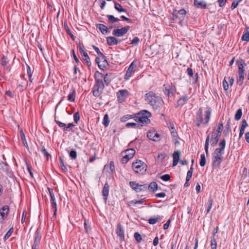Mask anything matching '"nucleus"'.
I'll return each mask as SVG.
<instances>
[{"instance_id":"42","label":"nucleus","mask_w":249,"mask_h":249,"mask_svg":"<svg viewBox=\"0 0 249 249\" xmlns=\"http://www.w3.org/2000/svg\"><path fill=\"white\" fill-rule=\"evenodd\" d=\"M75 97V92L73 90L72 92L69 94L68 96V100L71 102H74Z\"/></svg>"},{"instance_id":"24","label":"nucleus","mask_w":249,"mask_h":249,"mask_svg":"<svg viewBox=\"0 0 249 249\" xmlns=\"http://www.w3.org/2000/svg\"><path fill=\"white\" fill-rule=\"evenodd\" d=\"M80 54L82 56L83 60L85 62L86 65L88 67H90L91 66V63L90 62V58H89L88 53H87V52L85 51Z\"/></svg>"},{"instance_id":"28","label":"nucleus","mask_w":249,"mask_h":249,"mask_svg":"<svg viewBox=\"0 0 249 249\" xmlns=\"http://www.w3.org/2000/svg\"><path fill=\"white\" fill-rule=\"evenodd\" d=\"M149 190L151 192H155L158 189V184L156 182H152L148 186Z\"/></svg>"},{"instance_id":"54","label":"nucleus","mask_w":249,"mask_h":249,"mask_svg":"<svg viewBox=\"0 0 249 249\" xmlns=\"http://www.w3.org/2000/svg\"><path fill=\"white\" fill-rule=\"evenodd\" d=\"M160 178L165 181H167L170 179V176L169 174H165L160 177Z\"/></svg>"},{"instance_id":"40","label":"nucleus","mask_w":249,"mask_h":249,"mask_svg":"<svg viewBox=\"0 0 249 249\" xmlns=\"http://www.w3.org/2000/svg\"><path fill=\"white\" fill-rule=\"evenodd\" d=\"M206 162V160L205 158V155L204 154H201L200 156V165L201 167H203L205 165Z\"/></svg>"},{"instance_id":"47","label":"nucleus","mask_w":249,"mask_h":249,"mask_svg":"<svg viewBox=\"0 0 249 249\" xmlns=\"http://www.w3.org/2000/svg\"><path fill=\"white\" fill-rule=\"evenodd\" d=\"M65 27V29L67 32V33L69 35L71 36V37L72 39H74V36L73 35V34L71 33L70 29L69 28L68 25H65L64 26Z\"/></svg>"},{"instance_id":"23","label":"nucleus","mask_w":249,"mask_h":249,"mask_svg":"<svg viewBox=\"0 0 249 249\" xmlns=\"http://www.w3.org/2000/svg\"><path fill=\"white\" fill-rule=\"evenodd\" d=\"M96 26L103 34L105 35L108 33V28L106 25L102 24H97Z\"/></svg>"},{"instance_id":"56","label":"nucleus","mask_w":249,"mask_h":249,"mask_svg":"<svg viewBox=\"0 0 249 249\" xmlns=\"http://www.w3.org/2000/svg\"><path fill=\"white\" fill-rule=\"evenodd\" d=\"M139 38L138 37H135L131 40L130 44L133 45H137L139 43Z\"/></svg>"},{"instance_id":"22","label":"nucleus","mask_w":249,"mask_h":249,"mask_svg":"<svg viewBox=\"0 0 249 249\" xmlns=\"http://www.w3.org/2000/svg\"><path fill=\"white\" fill-rule=\"evenodd\" d=\"M105 169L106 170V171L110 174L113 173V172L115 170V166L114 162L111 161L109 162L108 164L105 165Z\"/></svg>"},{"instance_id":"5","label":"nucleus","mask_w":249,"mask_h":249,"mask_svg":"<svg viewBox=\"0 0 249 249\" xmlns=\"http://www.w3.org/2000/svg\"><path fill=\"white\" fill-rule=\"evenodd\" d=\"M151 113L146 110H142L135 116V121L140 122L142 124H148L150 122L149 118L151 117Z\"/></svg>"},{"instance_id":"25","label":"nucleus","mask_w":249,"mask_h":249,"mask_svg":"<svg viewBox=\"0 0 249 249\" xmlns=\"http://www.w3.org/2000/svg\"><path fill=\"white\" fill-rule=\"evenodd\" d=\"M194 4L197 8L204 9L206 8V3L204 1H199L198 0H194Z\"/></svg>"},{"instance_id":"64","label":"nucleus","mask_w":249,"mask_h":249,"mask_svg":"<svg viewBox=\"0 0 249 249\" xmlns=\"http://www.w3.org/2000/svg\"><path fill=\"white\" fill-rule=\"evenodd\" d=\"M55 122L59 125L60 127H65L66 124L65 123H62L59 121H58L56 119L54 120Z\"/></svg>"},{"instance_id":"30","label":"nucleus","mask_w":249,"mask_h":249,"mask_svg":"<svg viewBox=\"0 0 249 249\" xmlns=\"http://www.w3.org/2000/svg\"><path fill=\"white\" fill-rule=\"evenodd\" d=\"M114 2V8L119 12H125L126 10L122 7L121 4L116 2Z\"/></svg>"},{"instance_id":"49","label":"nucleus","mask_w":249,"mask_h":249,"mask_svg":"<svg viewBox=\"0 0 249 249\" xmlns=\"http://www.w3.org/2000/svg\"><path fill=\"white\" fill-rule=\"evenodd\" d=\"M109 74H106L104 77V81L107 86H108L110 82V79L109 78Z\"/></svg>"},{"instance_id":"43","label":"nucleus","mask_w":249,"mask_h":249,"mask_svg":"<svg viewBox=\"0 0 249 249\" xmlns=\"http://www.w3.org/2000/svg\"><path fill=\"white\" fill-rule=\"evenodd\" d=\"M0 64L3 67H6L7 64H8V61L7 60V58L4 56H3L1 57Z\"/></svg>"},{"instance_id":"17","label":"nucleus","mask_w":249,"mask_h":249,"mask_svg":"<svg viewBox=\"0 0 249 249\" xmlns=\"http://www.w3.org/2000/svg\"><path fill=\"white\" fill-rule=\"evenodd\" d=\"M109 185L107 182H106L102 190V195L105 204L107 203V197L109 194Z\"/></svg>"},{"instance_id":"33","label":"nucleus","mask_w":249,"mask_h":249,"mask_svg":"<svg viewBox=\"0 0 249 249\" xmlns=\"http://www.w3.org/2000/svg\"><path fill=\"white\" fill-rule=\"evenodd\" d=\"M209 141H210V135H208L207 136L205 144V151L206 154L207 156L209 155L208 148H209Z\"/></svg>"},{"instance_id":"7","label":"nucleus","mask_w":249,"mask_h":249,"mask_svg":"<svg viewBox=\"0 0 249 249\" xmlns=\"http://www.w3.org/2000/svg\"><path fill=\"white\" fill-rule=\"evenodd\" d=\"M163 86L164 87V93L168 97L173 95L176 92V87L172 83L165 84Z\"/></svg>"},{"instance_id":"19","label":"nucleus","mask_w":249,"mask_h":249,"mask_svg":"<svg viewBox=\"0 0 249 249\" xmlns=\"http://www.w3.org/2000/svg\"><path fill=\"white\" fill-rule=\"evenodd\" d=\"M238 66V73L244 74V67L246 66L245 61L243 59H240L236 61Z\"/></svg>"},{"instance_id":"11","label":"nucleus","mask_w":249,"mask_h":249,"mask_svg":"<svg viewBox=\"0 0 249 249\" xmlns=\"http://www.w3.org/2000/svg\"><path fill=\"white\" fill-rule=\"evenodd\" d=\"M129 29V26H126L120 29H114L112 32V35L115 36H122L127 33Z\"/></svg>"},{"instance_id":"34","label":"nucleus","mask_w":249,"mask_h":249,"mask_svg":"<svg viewBox=\"0 0 249 249\" xmlns=\"http://www.w3.org/2000/svg\"><path fill=\"white\" fill-rule=\"evenodd\" d=\"M213 202V198L211 197H210L209 198L208 203L207 204V213H209L210 212L212 207Z\"/></svg>"},{"instance_id":"13","label":"nucleus","mask_w":249,"mask_h":249,"mask_svg":"<svg viewBox=\"0 0 249 249\" xmlns=\"http://www.w3.org/2000/svg\"><path fill=\"white\" fill-rule=\"evenodd\" d=\"M186 14V11L182 8L178 11L175 10L173 14V18H178L181 21L183 20Z\"/></svg>"},{"instance_id":"44","label":"nucleus","mask_w":249,"mask_h":249,"mask_svg":"<svg viewBox=\"0 0 249 249\" xmlns=\"http://www.w3.org/2000/svg\"><path fill=\"white\" fill-rule=\"evenodd\" d=\"M242 39L243 41H249V31H247L243 34L242 37Z\"/></svg>"},{"instance_id":"41","label":"nucleus","mask_w":249,"mask_h":249,"mask_svg":"<svg viewBox=\"0 0 249 249\" xmlns=\"http://www.w3.org/2000/svg\"><path fill=\"white\" fill-rule=\"evenodd\" d=\"M75 126L74 124L72 123H69L67 126H65V127L63 128L64 131H73L72 128Z\"/></svg>"},{"instance_id":"55","label":"nucleus","mask_w":249,"mask_h":249,"mask_svg":"<svg viewBox=\"0 0 249 249\" xmlns=\"http://www.w3.org/2000/svg\"><path fill=\"white\" fill-rule=\"evenodd\" d=\"M27 74L28 75V77L29 78V80L30 82H32V71L30 67L29 66H27Z\"/></svg>"},{"instance_id":"63","label":"nucleus","mask_w":249,"mask_h":249,"mask_svg":"<svg viewBox=\"0 0 249 249\" xmlns=\"http://www.w3.org/2000/svg\"><path fill=\"white\" fill-rule=\"evenodd\" d=\"M187 73L190 77H192L194 74L193 69L191 68H188L187 69Z\"/></svg>"},{"instance_id":"6","label":"nucleus","mask_w":249,"mask_h":249,"mask_svg":"<svg viewBox=\"0 0 249 249\" xmlns=\"http://www.w3.org/2000/svg\"><path fill=\"white\" fill-rule=\"evenodd\" d=\"M132 167L134 171L137 174H144L146 171L147 165L142 161L137 160L133 162Z\"/></svg>"},{"instance_id":"12","label":"nucleus","mask_w":249,"mask_h":249,"mask_svg":"<svg viewBox=\"0 0 249 249\" xmlns=\"http://www.w3.org/2000/svg\"><path fill=\"white\" fill-rule=\"evenodd\" d=\"M147 137L154 142H159L160 140V135L155 130H150L147 134Z\"/></svg>"},{"instance_id":"51","label":"nucleus","mask_w":249,"mask_h":249,"mask_svg":"<svg viewBox=\"0 0 249 249\" xmlns=\"http://www.w3.org/2000/svg\"><path fill=\"white\" fill-rule=\"evenodd\" d=\"M92 47L99 55H100L101 57H104L103 53L100 52L99 49L98 47L94 45H93Z\"/></svg>"},{"instance_id":"35","label":"nucleus","mask_w":249,"mask_h":249,"mask_svg":"<svg viewBox=\"0 0 249 249\" xmlns=\"http://www.w3.org/2000/svg\"><path fill=\"white\" fill-rule=\"evenodd\" d=\"M242 115V110L241 108H239L236 112L234 119L235 120L238 121L241 119Z\"/></svg>"},{"instance_id":"32","label":"nucleus","mask_w":249,"mask_h":249,"mask_svg":"<svg viewBox=\"0 0 249 249\" xmlns=\"http://www.w3.org/2000/svg\"><path fill=\"white\" fill-rule=\"evenodd\" d=\"M107 17L108 19L109 22L110 23H113L118 22L120 20V19L118 18H115L112 15H107Z\"/></svg>"},{"instance_id":"16","label":"nucleus","mask_w":249,"mask_h":249,"mask_svg":"<svg viewBox=\"0 0 249 249\" xmlns=\"http://www.w3.org/2000/svg\"><path fill=\"white\" fill-rule=\"evenodd\" d=\"M135 67H136V65L135 64L134 61H133L130 64L127 70L126 71V73L124 77L125 80H128L132 76L133 73L134 72V69Z\"/></svg>"},{"instance_id":"1","label":"nucleus","mask_w":249,"mask_h":249,"mask_svg":"<svg viewBox=\"0 0 249 249\" xmlns=\"http://www.w3.org/2000/svg\"><path fill=\"white\" fill-rule=\"evenodd\" d=\"M204 113L205 117H203V110L201 108H199L196 112L194 122L197 127H199L201 124L206 125L209 123L211 115V108H207Z\"/></svg>"},{"instance_id":"48","label":"nucleus","mask_w":249,"mask_h":249,"mask_svg":"<svg viewBox=\"0 0 249 249\" xmlns=\"http://www.w3.org/2000/svg\"><path fill=\"white\" fill-rule=\"evenodd\" d=\"M70 157L72 159H75L77 158V152L75 150H72L70 152Z\"/></svg>"},{"instance_id":"53","label":"nucleus","mask_w":249,"mask_h":249,"mask_svg":"<svg viewBox=\"0 0 249 249\" xmlns=\"http://www.w3.org/2000/svg\"><path fill=\"white\" fill-rule=\"evenodd\" d=\"M144 201V198L141 199L140 200H132L131 201V203L132 204H142L143 203V202Z\"/></svg>"},{"instance_id":"46","label":"nucleus","mask_w":249,"mask_h":249,"mask_svg":"<svg viewBox=\"0 0 249 249\" xmlns=\"http://www.w3.org/2000/svg\"><path fill=\"white\" fill-rule=\"evenodd\" d=\"M211 249H216L217 243L214 237H213L211 240Z\"/></svg>"},{"instance_id":"59","label":"nucleus","mask_w":249,"mask_h":249,"mask_svg":"<svg viewBox=\"0 0 249 249\" xmlns=\"http://www.w3.org/2000/svg\"><path fill=\"white\" fill-rule=\"evenodd\" d=\"M223 86L225 90H227L229 89V84L225 78H224L223 81Z\"/></svg>"},{"instance_id":"26","label":"nucleus","mask_w":249,"mask_h":249,"mask_svg":"<svg viewBox=\"0 0 249 249\" xmlns=\"http://www.w3.org/2000/svg\"><path fill=\"white\" fill-rule=\"evenodd\" d=\"M116 233L121 238H124V231L120 224H118L116 229Z\"/></svg>"},{"instance_id":"29","label":"nucleus","mask_w":249,"mask_h":249,"mask_svg":"<svg viewBox=\"0 0 249 249\" xmlns=\"http://www.w3.org/2000/svg\"><path fill=\"white\" fill-rule=\"evenodd\" d=\"M189 98L188 96L185 95L183 96L182 98H180L178 101V106H182L184 105L188 101Z\"/></svg>"},{"instance_id":"20","label":"nucleus","mask_w":249,"mask_h":249,"mask_svg":"<svg viewBox=\"0 0 249 249\" xmlns=\"http://www.w3.org/2000/svg\"><path fill=\"white\" fill-rule=\"evenodd\" d=\"M107 43L109 45L113 46L118 44L121 40L117 39L114 36H108L107 38Z\"/></svg>"},{"instance_id":"50","label":"nucleus","mask_w":249,"mask_h":249,"mask_svg":"<svg viewBox=\"0 0 249 249\" xmlns=\"http://www.w3.org/2000/svg\"><path fill=\"white\" fill-rule=\"evenodd\" d=\"M134 237L135 240L138 242H140L142 240V236L139 232H135L134 233Z\"/></svg>"},{"instance_id":"52","label":"nucleus","mask_w":249,"mask_h":249,"mask_svg":"<svg viewBox=\"0 0 249 249\" xmlns=\"http://www.w3.org/2000/svg\"><path fill=\"white\" fill-rule=\"evenodd\" d=\"M132 118V116L131 115H126L121 118V121L122 122H124L126 121L127 120L131 119Z\"/></svg>"},{"instance_id":"14","label":"nucleus","mask_w":249,"mask_h":249,"mask_svg":"<svg viewBox=\"0 0 249 249\" xmlns=\"http://www.w3.org/2000/svg\"><path fill=\"white\" fill-rule=\"evenodd\" d=\"M128 95V91L126 89L120 90L117 93V97L119 103H123Z\"/></svg>"},{"instance_id":"15","label":"nucleus","mask_w":249,"mask_h":249,"mask_svg":"<svg viewBox=\"0 0 249 249\" xmlns=\"http://www.w3.org/2000/svg\"><path fill=\"white\" fill-rule=\"evenodd\" d=\"M9 208L7 205L4 206L0 209V223H2L7 217L9 213Z\"/></svg>"},{"instance_id":"45","label":"nucleus","mask_w":249,"mask_h":249,"mask_svg":"<svg viewBox=\"0 0 249 249\" xmlns=\"http://www.w3.org/2000/svg\"><path fill=\"white\" fill-rule=\"evenodd\" d=\"M13 231H14V229H13V227L11 228L9 230V231L6 232V233L5 234V235L4 237V239L5 240H6L8 238H9L10 237V236L11 235L12 233H13Z\"/></svg>"},{"instance_id":"8","label":"nucleus","mask_w":249,"mask_h":249,"mask_svg":"<svg viewBox=\"0 0 249 249\" xmlns=\"http://www.w3.org/2000/svg\"><path fill=\"white\" fill-rule=\"evenodd\" d=\"M129 185L132 189L136 192L144 191L147 188L146 184H140L136 181H130Z\"/></svg>"},{"instance_id":"9","label":"nucleus","mask_w":249,"mask_h":249,"mask_svg":"<svg viewBox=\"0 0 249 249\" xmlns=\"http://www.w3.org/2000/svg\"><path fill=\"white\" fill-rule=\"evenodd\" d=\"M48 191L49 192L50 196L51 197V204L52 208L53 209V217L56 216V212H57V204L56 202L55 197L54 196V194L53 192V190L50 188H48Z\"/></svg>"},{"instance_id":"36","label":"nucleus","mask_w":249,"mask_h":249,"mask_svg":"<svg viewBox=\"0 0 249 249\" xmlns=\"http://www.w3.org/2000/svg\"><path fill=\"white\" fill-rule=\"evenodd\" d=\"M244 79V74L238 73V77L237 80V84L241 85Z\"/></svg>"},{"instance_id":"31","label":"nucleus","mask_w":249,"mask_h":249,"mask_svg":"<svg viewBox=\"0 0 249 249\" xmlns=\"http://www.w3.org/2000/svg\"><path fill=\"white\" fill-rule=\"evenodd\" d=\"M126 126L127 127H132V128H141L142 126V124H137L135 123H128L126 124Z\"/></svg>"},{"instance_id":"21","label":"nucleus","mask_w":249,"mask_h":249,"mask_svg":"<svg viewBox=\"0 0 249 249\" xmlns=\"http://www.w3.org/2000/svg\"><path fill=\"white\" fill-rule=\"evenodd\" d=\"M180 155V152L179 151H175L173 154V166H175L178 163L179 158Z\"/></svg>"},{"instance_id":"2","label":"nucleus","mask_w":249,"mask_h":249,"mask_svg":"<svg viewBox=\"0 0 249 249\" xmlns=\"http://www.w3.org/2000/svg\"><path fill=\"white\" fill-rule=\"evenodd\" d=\"M225 146L226 141L223 139L219 143V148H216L213 153L212 164L213 167H217L220 165Z\"/></svg>"},{"instance_id":"62","label":"nucleus","mask_w":249,"mask_h":249,"mask_svg":"<svg viewBox=\"0 0 249 249\" xmlns=\"http://www.w3.org/2000/svg\"><path fill=\"white\" fill-rule=\"evenodd\" d=\"M248 126V124L245 120H243L242 122V125L240 127L241 129L245 130V129Z\"/></svg>"},{"instance_id":"38","label":"nucleus","mask_w":249,"mask_h":249,"mask_svg":"<svg viewBox=\"0 0 249 249\" xmlns=\"http://www.w3.org/2000/svg\"><path fill=\"white\" fill-rule=\"evenodd\" d=\"M171 125H172V130H170L171 134V135L173 137L174 140H176V141L177 142V136H178L177 132L176 131V130L175 129L174 125L171 124Z\"/></svg>"},{"instance_id":"60","label":"nucleus","mask_w":249,"mask_h":249,"mask_svg":"<svg viewBox=\"0 0 249 249\" xmlns=\"http://www.w3.org/2000/svg\"><path fill=\"white\" fill-rule=\"evenodd\" d=\"M41 152L43 154L44 156L46 158H48L49 157H51L50 154L48 153L44 147H43L42 149H41Z\"/></svg>"},{"instance_id":"57","label":"nucleus","mask_w":249,"mask_h":249,"mask_svg":"<svg viewBox=\"0 0 249 249\" xmlns=\"http://www.w3.org/2000/svg\"><path fill=\"white\" fill-rule=\"evenodd\" d=\"M80 119V115L78 112H76L73 115V120L75 123H77Z\"/></svg>"},{"instance_id":"27","label":"nucleus","mask_w":249,"mask_h":249,"mask_svg":"<svg viewBox=\"0 0 249 249\" xmlns=\"http://www.w3.org/2000/svg\"><path fill=\"white\" fill-rule=\"evenodd\" d=\"M163 218V216H159L158 217H151L148 219V223L150 224L154 225L158 221H161Z\"/></svg>"},{"instance_id":"10","label":"nucleus","mask_w":249,"mask_h":249,"mask_svg":"<svg viewBox=\"0 0 249 249\" xmlns=\"http://www.w3.org/2000/svg\"><path fill=\"white\" fill-rule=\"evenodd\" d=\"M124 153L126 154L122 159L123 163H126L130 159L133 157L135 154V150L133 148L125 150Z\"/></svg>"},{"instance_id":"61","label":"nucleus","mask_w":249,"mask_h":249,"mask_svg":"<svg viewBox=\"0 0 249 249\" xmlns=\"http://www.w3.org/2000/svg\"><path fill=\"white\" fill-rule=\"evenodd\" d=\"M219 141V138H217L214 139H211V145L214 146L216 145Z\"/></svg>"},{"instance_id":"37","label":"nucleus","mask_w":249,"mask_h":249,"mask_svg":"<svg viewBox=\"0 0 249 249\" xmlns=\"http://www.w3.org/2000/svg\"><path fill=\"white\" fill-rule=\"evenodd\" d=\"M109 122L110 121L109 120L108 116L107 114H106L104 117L103 124L105 126L107 127L108 126Z\"/></svg>"},{"instance_id":"39","label":"nucleus","mask_w":249,"mask_h":249,"mask_svg":"<svg viewBox=\"0 0 249 249\" xmlns=\"http://www.w3.org/2000/svg\"><path fill=\"white\" fill-rule=\"evenodd\" d=\"M60 163V167L61 170L64 172H66L68 171L67 168L66 166L64 164L63 160L61 157L59 158Z\"/></svg>"},{"instance_id":"58","label":"nucleus","mask_w":249,"mask_h":249,"mask_svg":"<svg viewBox=\"0 0 249 249\" xmlns=\"http://www.w3.org/2000/svg\"><path fill=\"white\" fill-rule=\"evenodd\" d=\"M95 62L98 64V66L99 68L100 69L103 70L105 68V65L102 66V64H100V58H99L96 57V59H95Z\"/></svg>"},{"instance_id":"4","label":"nucleus","mask_w":249,"mask_h":249,"mask_svg":"<svg viewBox=\"0 0 249 249\" xmlns=\"http://www.w3.org/2000/svg\"><path fill=\"white\" fill-rule=\"evenodd\" d=\"M95 85L93 90V95L95 97H98L102 93L105 86L103 82V75L99 71H96L95 74Z\"/></svg>"},{"instance_id":"18","label":"nucleus","mask_w":249,"mask_h":249,"mask_svg":"<svg viewBox=\"0 0 249 249\" xmlns=\"http://www.w3.org/2000/svg\"><path fill=\"white\" fill-rule=\"evenodd\" d=\"M35 240L34 243L32 245V249H36L38 247L39 244L40 242L41 237L39 234L38 230H37L35 234Z\"/></svg>"},{"instance_id":"3","label":"nucleus","mask_w":249,"mask_h":249,"mask_svg":"<svg viewBox=\"0 0 249 249\" xmlns=\"http://www.w3.org/2000/svg\"><path fill=\"white\" fill-rule=\"evenodd\" d=\"M145 100L154 109H159L163 104L162 98L153 91L147 93Z\"/></svg>"}]
</instances>
